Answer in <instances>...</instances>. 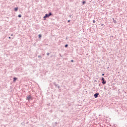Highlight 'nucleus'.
<instances>
[{
    "mask_svg": "<svg viewBox=\"0 0 127 127\" xmlns=\"http://www.w3.org/2000/svg\"><path fill=\"white\" fill-rule=\"evenodd\" d=\"M51 15H52V13L50 12L49 14H46L44 16V18H46L47 17H49Z\"/></svg>",
    "mask_w": 127,
    "mask_h": 127,
    "instance_id": "nucleus-1",
    "label": "nucleus"
},
{
    "mask_svg": "<svg viewBox=\"0 0 127 127\" xmlns=\"http://www.w3.org/2000/svg\"><path fill=\"white\" fill-rule=\"evenodd\" d=\"M26 99V100H28V101H30V100H32V97L30 95H29Z\"/></svg>",
    "mask_w": 127,
    "mask_h": 127,
    "instance_id": "nucleus-2",
    "label": "nucleus"
},
{
    "mask_svg": "<svg viewBox=\"0 0 127 127\" xmlns=\"http://www.w3.org/2000/svg\"><path fill=\"white\" fill-rule=\"evenodd\" d=\"M99 95H100L99 94V93H96L94 95V98H95L96 99V98H98V96H99Z\"/></svg>",
    "mask_w": 127,
    "mask_h": 127,
    "instance_id": "nucleus-3",
    "label": "nucleus"
},
{
    "mask_svg": "<svg viewBox=\"0 0 127 127\" xmlns=\"http://www.w3.org/2000/svg\"><path fill=\"white\" fill-rule=\"evenodd\" d=\"M14 10L15 11H17V10H18V7L14 8Z\"/></svg>",
    "mask_w": 127,
    "mask_h": 127,
    "instance_id": "nucleus-4",
    "label": "nucleus"
},
{
    "mask_svg": "<svg viewBox=\"0 0 127 127\" xmlns=\"http://www.w3.org/2000/svg\"><path fill=\"white\" fill-rule=\"evenodd\" d=\"M16 80H17V78H16V77L13 78V82H15V81H16Z\"/></svg>",
    "mask_w": 127,
    "mask_h": 127,
    "instance_id": "nucleus-5",
    "label": "nucleus"
},
{
    "mask_svg": "<svg viewBox=\"0 0 127 127\" xmlns=\"http://www.w3.org/2000/svg\"><path fill=\"white\" fill-rule=\"evenodd\" d=\"M106 83H107V82H106V81H102V84H103V85H105V84H106Z\"/></svg>",
    "mask_w": 127,
    "mask_h": 127,
    "instance_id": "nucleus-6",
    "label": "nucleus"
},
{
    "mask_svg": "<svg viewBox=\"0 0 127 127\" xmlns=\"http://www.w3.org/2000/svg\"><path fill=\"white\" fill-rule=\"evenodd\" d=\"M113 19L114 23H117V21L116 20H114V18H113Z\"/></svg>",
    "mask_w": 127,
    "mask_h": 127,
    "instance_id": "nucleus-7",
    "label": "nucleus"
},
{
    "mask_svg": "<svg viewBox=\"0 0 127 127\" xmlns=\"http://www.w3.org/2000/svg\"><path fill=\"white\" fill-rule=\"evenodd\" d=\"M101 80H102V81H105V78H104V77H102L101 78Z\"/></svg>",
    "mask_w": 127,
    "mask_h": 127,
    "instance_id": "nucleus-8",
    "label": "nucleus"
},
{
    "mask_svg": "<svg viewBox=\"0 0 127 127\" xmlns=\"http://www.w3.org/2000/svg\"><path fill=\"white\" fill-rule=\"evenodd\" d=\"M82 3H83V4H85V3H86V1H83L82 2Z\"/></svg>",
    "mask_w": 127,
    "mask_h": 127,
    "instance_id": "nucleus-9",
    "label": "nucleus"
},
{
    "mask_svg": "<svg viewBox=\"0 0 127 127\" xmlns=\"http://www.w3.org/2000/svg\"><path fill=\"white\" fill-rule=\"evenodd\" d=\"M18 17H21V14H19L18 15Z\"/></svg>",
    "mask_w": 127,
    "mask_h": 127,
    "instance_id": "nucleus-10",
    "label": "nucleus"
},
{
    "mask_svg": "<svg viewBox=\"0 0 127 127\" xmlns=\"http://www.w3.org/2000/svg\"><path fill=\"white\" fill-rule=\"evenodd\" d=\"M38 58H40V59H41V58H42L41 56H38Z\"/></svg>",
    "mask_w": 127,
    "mask_h": 127,
    "instance_id": "nucleus-11",
    "label": "nucleus"
},
{
    "mask_svg": "<svg viewBox=\"0 0 127 127\" xmlns=\"http://www.w3.org/2000/svg\"><path fill=\"white\" fill-rule=\"evenodd\" d=\"M64 47H68V44H66V45L64 46Z\"/></svg>",
    "mask_w": 127,
    "mask_h": 127,
    "instance_id": "nucleus-12",
    "label": "nucleus"
},
{
    "mask_svg": "<svg viewBox=\"0 0 127 127\" xmlns=\"http://www.w3.org/2000/svg\"><path fill=\"white\" fill-rule=\"evenodd\" d=\"M93 23H95L96 22V21L95 20H93Z\"/></svg>",
    "mask_w": 127,
    "mask_h": 127,
    "instance_id": "nucleus-13",
    "label": "nucleus"
},
{
    "mask_svg": "<svg viewBox=\"0 0 127 127\" xmlns=\"http://www.w3.org/2000/svg\"><path fill=\"white\" fill-rule=\"evenodd\" d=\"M40 37H41V35L39 34V38H40Z\"/></svg>",
    "mask_w": 127,
    "mask_h": 127,
    "instance_id": "nucleus-14",
    "label": "nucleus"
},
{
    "mask_svg": "<svg viewBox=\"0 0 127 127\" xmlns=\"http://www.w3.org/2000/svg\"><path fill=\"white\" fill-rule=\"evenodd\" d=\"M47 55L48 56L49 55V53H47Z\"/></svg>",
    "mask_w": 127,
    "mask_h": 127,
    "instance_id": "nucleus-15",
    "label": "nucleus"
},
{
    "mask_svg": "<svg viewBox=\"0 0 127 127\" xmlns=\"http://www.w3.org/2000/svg\"><path fill=\"white\" fill-rule=\"evenodd\" d=\"M58 89H60V86L59 85V86H58Z\"/></svg>",
    "mask_w": 127,
    "mask_h": 127,
    "instance_id": "nucleus-16",
    "label": "nucleus"
},
{
    "mask_svg": "<svg viewBox=\"0 0 127 127\" xmlns=\"http://www.w3.org/2000/svg\"><path fill=\"white\" fill-rule=\"evenodd\" d=\"M67 22H70V20H68L67 21Z\"/></svg>",
    "mask_w": 127,
    "mask_h": 127,
    "instance_id": "nucleus-17",
    "label": "nucleus"
},
{
    "mask_svg": "<svg viewBox=\"0 0 127 127\" xmlns=\"http://www.w3.org/2000/svg\"><path fill=\"white\" fill-rule=\"evenodd\" d=\"M105 75V73L102 74V76H104Z\"/></svg>",
    "mask_w": 127,
    "mask_h": 127,
    "instance_id": "nucleus-18",
    "label": "nucleus"
},
{
    "mask_svg": "<svg viewBox=\"0 0 127 127\" xmlns=\"http://www.w3.org/2000/svg\"><path fill=\"white\" fill-rule=\"evenodd\" d=\"M13 35V34H12L11 35V36H12Z\"/></svg>",
    "mask_w": 127,
    "mask_h": 127,
    "instance_id": "nucleus-19",
    "label": "nucleus"
},
{
    "mask_svg": "<svg viewBox=\"0 0 127 127\" xmlns=\"http://www.w3.org/2000/svg\"><path fill=\"white\" fill-rule=\"evenodd\" d=\"M8 38H9V39H10V37H9Z\"/></svg>",
    "mask_w": 127,
    "mask_h": 127,
    "instance_id": "nucleus-20",
    "label": "nucleus"
},
{
    "mask_svg": "<svg viewBox=\"0 0 127 127\" xmlns=\"http://www.w3.org/2000/svg\"><path fill=\"white\" fill-rule=\"evenodd\" d=\"M71 62H73V60H71Z\"/></svg>",
    "mask_w": 127,
    "mask_h": 127,
    "instance_id": "nucleus-21",
    "label": "nucleus"
},
{
    "mask_svg": "<svg viewBox=\"0 0 127 127\" xmlns=\"http://www.w3.org/2000/svg\"><path fill=\"white\" fill-rule=\"evenodd\" d=\"M101 25H102V26H103V25H104V24H102Z\"/></svg>",
    "mask_w": 127,
    "mask_h": 127,
    "instance_id": "nucleus-22",
    "label": "nucleus"
},
{
    "mask_svg": "<svg viewBox=\"0 0 127 127\" xmlns=\"http://www.w3.org/2000/svg\"><path fill=\"white\" fill-rule=\"evenodd\" d=\"M60 56H61V57H62V56H61V55H60Z\"/></svg>",
    "mask_w": 127,
    "mask_h": 127,
    "instance_id": "nucleus-23",
    "label": "nucleus"
},
{
    "mask_svg": "<svg viewBox=\"0 0 127 127\" xmlns=\"http://www.w3.org/2000/svg\"><path fill=\"white\" fill-rule=\"evenodd\" d=\"M60 56H61V57H62V56H61V55H60Z\"/></svg>",
    "mask_w": 127,
    "mask_h": 127,
    "instance_id": "nucleus-24",
    "label": "nucleus"
},
{
    "mask_svg": "<svg viewBox=\"0 0 127 127\" xmlns=\"http://www.w3.org/2000/svg\"><path fill=\"white\" fill-rule=\"evenodd\" d=\"M55 86H57V84H55Z\"/></svg>",
    "mask_w": 127,
    "mask_h": 127,
    "instance_id": "nucleus-25",
    "label": "nucleus"
}]
</instances>
